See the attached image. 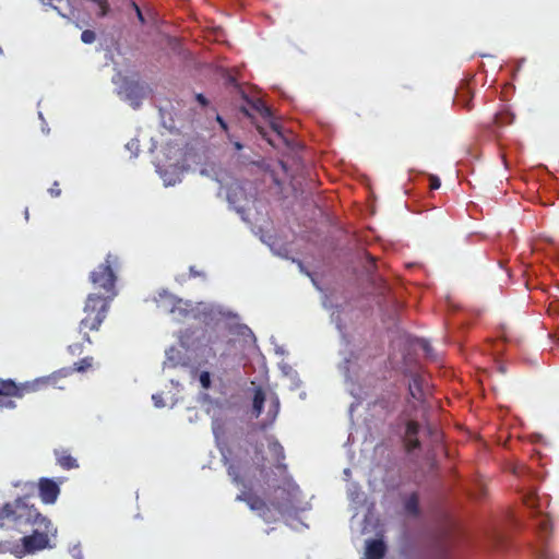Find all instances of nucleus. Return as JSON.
<instances>
[{
	"label": "nucleus",
	"instance_id": "nucleus-41",
	"mask_svg": "<svg viewBox=\"0 0 559 559\" xmlns=\"http://www.w3.org/2000/svg\"><path fill=\"white\" fill-rule=\"evenodd\" d=\"M190 271L195 275L198 274L197 271H193V269L191 267Z\"/></svg>",
	"mask_w": 559,
	"mask_h": 559
},
{
	"label": "nucleus",
	"instance_id": "nucleus-5",
	"mask_svg": "<svg viewBox=\"0 0 559 559\" xmlns=\"http://www.w3.org/2000/svg\"><path fill=\"white\" fill-rule=\"evenodd\" d=\"M118 261L119 259L117 255L108 253L105 258V262L99 264L98 267L90 274V281L94 288L103 289L104 295L100 296L103 298H108V302H111L117 296V277L112 267L118 265Z\"/></svg>",
	"mask_w": 559,
	"mask_h": 559
},
{
	"label": "nucleus",
	"instance_id": "nucleus-24",
	"mask_svg": "<svg viewBox=\"0 0 559 559\" xmlns=\"http://www.w3.org/2000/svg\"><path fill=\"white\" fill-rule=\"evenodd\" d=\"M96 39V35H95V32L91 31V29H85L82 32L81 34V40L84 43V44H92L94 43Z\"/></svg>",
	"mask_w": 559,
	"mask_h": 559
},
{
	"label": "nucleus",
	"instance_id": "nucleus-19",
	"mask_svg": "<svg viewBox=\"0 0 559 559\" xmlns=\"http://www.w3.org/2000/svg\"><path fill=\"white\" fill-rule=\"evenodd\" d=\"M265 401L264 392L261 388L257 389L253 396V412L255 417H259L262 413L263 404Z\"/></svg>",
	"mask_w": 559,
	"mask_h": 559
},
{
	"label": "nucleus",
	"instance_id": "nucleus-23",
	"mask_svg": "<svg viewBox=\"0 0 559 559\" xmlns=\"http://www.w3.org/2000/svg\"><path fill=\"white\" fill-rule=\"evenodd\" d=\"M418 344H419L420 348L425 352L427 357H429L430 359H435L436 358V356L433 354L432 346L430 345V343L427 340L421 338L418 342Z\"/></svg>",
	"mask_w": 559,
	"mask_h": 559
},
{
	"label": "nucleus",
	"instance_id": "nucleus-4",
	"mask_svg": "<svg viewBox=\"0 0 559 559\" xmlns=\"http://www.w3.org/2000/svg\"><path fill=\"white\" fill-rule=\"evenodd\" d=\"M276 491H281V500L275 498L270 502V504L259 496L246 490H242L236 496V501L247 503L250 510L257 511L259 516L265 523H273L277 521V516L274 511L277 514H283L293 507L290 492L288 490L278 487Z\"/></svg>",
	"mask_w": 559,
	"mask_h": 559
},
{
	"label": "nucleus",
	"instance_id": "nucleus-27",
	"mask_svg": "<svg viewBox=\"0 0 559 559\" xmlns=\"http://www.w3.org/2000/svg\"><path fill=\"white\" fill-rule=\"evenodd\" d=\"M538 525H539L540 532H542L543 534H545V535H546V534H548V532H549V531H550V528H551V525H550V523H549V520H548V519H546V518L540 519V520H539Z\"/></svg>",
	"mask_w": 559,
	"mask_h": 559
},
{
	"label": "nucleus",
	"instance_id": "nucleus-39",
	"mask_svg": "<svg viewBox=\"0 0 559 559\" xmlns=\"http://www.w3.org/2000/svg\"><path fill=\"white\" fill-rule=\"evenodd\" d=\"M29 487H31L32 489H34V488H35V484H34V483H31V484H29Z\"/></svg>",
	"mask_w": 559,
	"mask_h": 559
},
{
	"label": "nucleus",
	"instance_id": "nucleus-35",
	"mask_svg": "<svg viewBox=\"0 0 559 559\" xmlns=\"http://www.w3.org/2000/svg\"><path fill=\"white\" fill-rule=\"evenodd\" d=\"M272 129L278 134L282 136V131H281V127L275 123V122H272Z\"/></svg>",
	"mask_w": 559,
	"mask_h": 559
},
{
	"label": "nucleus",
	"instance_id": "nucleus-17",
	"mask_svg": "<svg viewBox=\"0 0 559 559\" xmlns=\"http://www.w3.org/2000/svg\"><path fill=\"white\" fill-rule=\"evenodd\" d=\"M405 512L409 515L417 516L419 514V497L417 492L411 493L404 502Z\"/></svg>",
	"mask_w": 559,
	"mask_h": 559
},
{
	"label": "nucleus",
	"instance_id": "nucleus-38",
	"mask_svg": "<svg viewBox=\"0 0 559 559\" xmlns=\"http://www.w3.org/2000/svg\"><path fill=\"white\" fill-rule=\"evenodd\" d=\"M234 145H235V148L238 150V151L242 148V145L239 142H235Z\"/></svg>",
	"mask_w": 559,
	"mask_h": 559
},
{
	"label": "nucleus",
	"instance_id": "nucleus-15",
	"mask_svg": "<svg viewBox=\"0 0 559 559\" xmlns=\"http://www.w3.org/2000/svg\"><path fill=\"white\" fill-rule=\"evenodd\" d=\"M472 98L473 94L472 91L467 86H462L459 92L456 93L454 103L459 106H462L466 109L472 108Z\"/></svg>",
	"mask_w": 559,
	"mask_h": 559
},
{
	"label": "nucleus",
	"instance_id": "nucleus-20",
	"mask_svg": "<svg viewBox=\"0 0 559 559\" xmlns=\"http://www.w3.org/2000/svg\"><path fill=\"white\" fill-rule=\"evenodd\" d=\"M252 107L263 118H271V116H272L271 109L262 100L259 99V100L254 102L252 104Z\"/></svg>",
	"mask_w": 559,
	"mask_h": 559
},
{
	"label": "nucleus",
	"instance_id": "nucleus-13",
	"mask_svg": "<svg viewBox=\"0 0 559 559\" xmlns=\"http://www.w3.org/2000/svg\"><path fill=\"white\" fill-rule=\"evenodd\" d=\"M397 402H399V394H396L394 392H390V393L379 396L374 401L373 405L381 407L385 413L389 414L395 409Z\"/></svg>",
	"mask_w": 559,
	"mask_h": 559
},
{
	"label": "nucleus",
	"instance_id": "nucleus-3",
	"mask_svg": "<svg viewBox=\"0 0 559 559\" xmlns=\"http://www.w3.org/2000/svg\"><path fill=\"white\" fill-rule=\"evenodd\" d=\"M110 304L108 298H103L99 294H88L83 308L84 317L81 319L78 332L82 341L92 344L91 332H98L109 312Z\"/></svg>",
	"mask_w": 559,
	"mask_h": 559
},
{
	"label": "nucleus",
	"instance_id": "nucleus-14",
	"mask_svg": "<svg viewBox=\"0 0 559 559\" xmlns=\"http://www.w3.org/2000/svg\"><path fill=\"white\" fill-rule=\"evenodd\" d=\"M126 99L130 100L134 108L140 106L141 99L143 98L142 88L136 84H129L124 87Z\"/></svg>",
	"mask_w": 559,
	"mask_h": 559
},
{
	"label": "nucleus",
	"instance_id": "nucleus-8",
	"mask_svg": "<svg viewBox=\"0 0 559 559\" xmlns=\"http://www.w3.org/2000/svg\"><path fill=\"white\" fill-rule=\"evenodd\" d=\"M419 432V424L415 420L406 423L404 443L407 452H412L420 448V442L417 438Z\"/></svg>",
	"mask_w": 559,
	"mask_h": 559
},
{
	"label": "nucleus",
	"instance_id": "nucleus-9",
	"mask_svg": "<svg viewBox=\"0 0 559 559\" xmlns=\"http://www.w3.org/2000/svg\"><path fill=\"white\" fill-rule=\"evenodd\" d=\"M53 454H55L57 464L62 469L70 471V469L79 468L78 460L70 453V451L68 449H63V448L55 449Z\"/></svg>",
	"mask_w": 559,
	"mask_h": 559
},
{
	"label": "nucleus",
	"instance_id": "nucleus-16",
	"mask_svg": "<svg viewBox=\"0 0 559 559\" xmlns=\"http://www.w3.org/2000/svg\"><path fill=\"white\" fill-rule=\"evenodd\" d=\"M269 450L274 460L277 462V467H285V465L282 463L285 460V452L282 444L277 440L273 439L269 442Z\"/></svg>",
	"mask_w": 559,
	"mask_h": 559
},
{
	"label": "nucleus",
	"instance_id": "nucleus-21",
	"mask_svg": "<svg viewBox=\"0 0 559 559\" xmlns=\"http://www.w3.org/2000/svg\"><path fill=\"white\" fill-rule=\"evenodd\" d=\"M212 430L216 439H219L225 435V424L222 419H213Z\"/></svg>",
	"mask_w": 559,
	"mask_h": 559
},
{
	"label": "nucleus",
	"instance_id": "nucleus-34",
	"mask_svg": "<svg viewBox=\"0 0 559 559\" xmlns=\"http://www.w3.org/2000/svg\"><path fill=\"white\" fill-rule=\"evenodd\" d=\"M216 120L224 130H227V124L221 116H217Z\"/></svg>",
	"mask_w": 559,
	"mask_h": 559
},
{
	"label": "nucleus",
	"instance_id": "nucleus-40",
	"mask_svg": "<svg viewBox=\"0 0 559 559\" xmlns=\"http://www.w3.org/2000/svg\"><path fill=\"white\" fill-rule=\"evenodd\" d=\"M25 216H26V218H28V210L27 209L25 210Z\"/></svg>",
	"mask_w": 559,
	"mask_h": 559
},
{
	"label": "nucleus",
	"instance_id": "nucleus-29",
	"mask_svg": "<svg viewBox=\"0 0 559 559\" xmlns=\"http://www.w3.org/2000/svg\"><path fill=\"white\" fill-rule=\"evenodd\" d=\"M440 186H441V181H440L439 177L435 176V175H430V177H429L430 189L437 190L440 188Z\"/></svg>",
	"mask_w": 559,
	"mask_h": 559
},
{
	"label": "nucleus",
	"instance_id": "nucleus-25",
	"mask_svg": "<svg viewBox=\"0 0 559 559\" xmlns=\"http://www.w3.org/2000/svg\"><path fill=\"white\" fill-rule=\"evenodd\" d=\"M200 383L203 389L207 390L211 386V374L209 371H202L199 377Z\"/></svg>",
	"mask_w": 559,
	"mask_h": 559
},
{
	"label": "nucleus",
	"instance_id": "nucleus-10",
	"mask_svg": "<svg viewBox=\"0 0 559 559\" xmlns=\"http://www.w3.org/2000/svg\"><path fill=\"white\" fill-rule=\"evenodd\" d=\"M160 301H166L171 306L169 312L173 314L178 313V316L185 318L188 314V309L183 306H187L181 299L176 298L174 295L164 293L159 295Z\"/></svg>",
	"mask_w": 559,
	"mask_h": 559
},
{
	"label": "nucleus",
	"instance_id": "nucleus-2",
	"mask_svg": "<svg viewBox=\"0 0 559 559\" xmlns=\"http://www.w3.org/2000/svg\"><path fill=\"white\" fill-rule=\"evenodd\" d=\"M61 377L60 373L36 378L32 381L16 383L12 379L0 378V408L13 409L16 407L14 397L22 399L26 394L41 391L48 386H56L57 380Z\"/></svg>",
	"mask_w": 559,
	"mask_h": 559
},
{
	"label": "nucleus",
	"instance_id": "nucleus-30",
	"mask_svg": "<svg viewBox=\"0 0 559 559\" xmlns=\"http://www.w3.org/2000/svg\"><path fill=\"white\" fill-rule=\"evenodd\" d=\"M131 5L134 9L140 23L144 24L145 20H144V16H143V13H142L140 7L135 2H131Z\"/></svg>",
	"mask_w": 559,
	"mask_h": 559
},
{
	"label": "nucleus",
	"instance_id": "nucleus-26",
	"mask_svg": "<svg viewBox=\"0 0 559 559\" xmlns=\"http://www.w3.org/2000/svg\"><path fill=\"white\" fill-rule=\"evenodd\" d=\"M254 449H255V454H257L255 455L257 463L261 467H263L264 461H265L264 456L262 455L263 444H260V445L255 444Z\"/></svg>",
	"mask_w": 559,
	"mask_h": 559
},
{
	"label": "nucleus",
	"instance_id": "nucleus-36",
	"mask_svg": "<svg viewBox=\"0 0 559 559\" xmlns=\"http://www.w3.org/2000/svg\"><path fill=\"white\" fill-rule=\"evenodd\" d=\"M273 406H274V416H275L277 414L278 407H280V402L277 399H275Z\"/></svg>",
	"mask_w": 559,
	"mask_h": 559
},
{
	"label": "nucleus",
	"instance_id": "nucleus-28",
	"mask_svg": "<svg viewBox=\"0 0 559 559\" xmlns=\"http://www.w3.org/2000/svg\"><path fill=\"white\" fill-rule=\"evenodd\" d=\"M49 194L52 197V198H58L61 195V189L59 187V182L58 181H55L52 183V186L49 188L48 190Z\"/></svg>",
	"mask_w": 559,
	"mask_h": 559
},
{
	"label": "nucleus",
	"instance_id": "nucleus-33",
	"mask_svg": "<svg viewBox=\"0 0 559 559\" xmlns=\"http://www.w3.org/2000/svg\"><path fill=\"white\" fill-rule=\"evenodd\" d=\"M69 350L71 354H80L82 350V344H71L69 345Z\"/></svg>",
	"mask_w": 559,
	"mask_h": 559
},
{
	"label": "nucleus",
	"instance_id": "nucleus-37",
	"mask_svg": "<svg viewBox=\"0 0 559 559\" xmlns=\"http://www.w3.org/2000/svg\"><path fill=\"white\" fill-rule=\"evenodd\" d=\"M365 254H366V257L368 258V260L370 261V264H371L372 266H374V258H373L372 255H370L368 252H366Z\"/></svg>",
	"mask_w": 559,
	"mask_h": 559
},
{
	"label": "nucleus",
	"instance_id": "nucleus-12",
	"mask_svg": "<svg viewBox=\"0 0 559 559\" xmlns=\"http://www.w3.org/2000/svg\"><path fill=\"white\" fill-rule=\"evenodd\" d=\"M424 382L425 380L421 376L413 374L408 384L411 396L418 402H424L425 400Z\"/></svg>",
	"mask_w": 559,
	"mask_h": 559
},
{
	"label": "nucleus",
	"instance_id": "nucleus-22",
	"mask_svg": "<svg viewBox=\"0 0 559 559\" xmlns=\"http://www.w3.org/2000/svg\"><path fill=\"white\" fill-rule=\"evenodd\" d=\"M93 358L92 357H84L80 361L74 364V369L76 371L83 372L92 367Z\"/></svg>",
	"mask_w": 559,
	"mask_h": 559
},
{
	"label": "nucleus",
	"instance_id": "nucleus-32",
	"mask_svg": "<svg viewBox=\"0 0 559 559\" xmlns=\"http://www.w3.org/2000/svg\"><path fill=\"white\" fill-rule=\"evenodd\" d=\"M195 100L203 107L207 106L209 100L203 94H195Z\"/></svg>",
	"mask_w": 559,
	"mask_h": 559
},
{
	"label": "nucleus",
	"instance_id": "nucleus-6",
	"mask_svg": "<svg viewBox=\"0 0 559 559\" xmlns=\"http://www.w3.org/2000/svg\"><path fill=\"white\" fill-rule=\"evenodd\" d=\"M33 532L21 538V545L14 544L10 546L9 543H0V551H9L16 558H22L25 555L35 554L49 547V532L51 527L47 530L38 528V526L32 527Z\"/></svg>",
	"mask_w": 559,
	"mask_h": 559
},
{
	"label": "nucleus",
	"instance_id": "nucleus-1",
	"mask_svg": "<svg viewBox=\"0 0 559 559\" xmlns=\"http://www.w3.org/2000/svg\"><path fill=\"white\" fill-rule=\"evenodd\" d=\"M47 530L51 527V521L43 515L35 504L29 503V497H17L13 501L0 506V527L14 530L21 533L29 527Z\"/></svg>",
	"mask_w": 559,
	"mask_h": 559
},
{
	"label": "nucleus",
	"instance_id": "nucleus-11",
	"mask_svg": "<svg viewBox=\"0 0 559 559\" xmlns=\"http://www.w3.org/2000/svg\"><path fill=\"white\" fill-rule=\"evenodd\" d=\"M386 546L382 539H370L366 546L367 559H383Z\"/></svg>",
	"mask_w": 559,
	"mask_h": 559
},
{
	"label": "nucleus",
	"instance_id": "nucleus-7",
	"mask_svg": "<svg viewBox=\"0 0 559 559\" xmlns=\"http://www.w3.org/2000/svg\"><path fill=\"white\" fill-rule=\"evenodd\" d=\"M62 478L59 483L51 478L41 477L39 478L37 483V489H38V496L43 503L45 504H53L61 490H60V484L62 483Z\"/></svg>",
	"mask_w": 559,
	"mask_h": 559
},
{
	"label": "nucleus",
	"instance_id": "nucleus-31",
	"mask_svg": "<svg viewBox=\"0 0 559 559\" xmlns=\"http://www.w3.org/2000/svg\"><path fill=\"white\" fill-rule=\"evenodd\" d=\"M535 496L533 493L531 495H527L525 498H524V503L530 507V508H534L535 507Z\"/></svg>",
	"mask_w": 559,
	"mask_h": 559
},
{
	"label": "nucleus",
	"instance_id": "nucleus-18",
	"mask_svg": "<svg viewBox=\"0 0 559 559\" xmlns=\"http://www.w3.org/2000/svg\"><path fill=\"white\" fill-rule=\"evenodd\" d=\"M227 474L230 477L231 481L236 486H246L245 479L241 476L240 465L237 463H230L227 467Z\"/></svg>",
	"mask_w": 559,
	"mask_h": 559
}]
</instances>
